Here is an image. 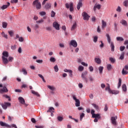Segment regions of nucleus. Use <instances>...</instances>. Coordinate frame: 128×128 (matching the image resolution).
<instances>
[{"label":"nucleus","mask_w":128,"mask_h":128,"mask_svg":"<svg viewBox=\"0 0 128 128\" xmlns=\"http://www.w3.org/2000/svg\"><path fill=\"white\" fill-rule=\"evenodd\" d=\"M2 56H2V60L4 64H6L8 63V60L6 58H8V52L6 51H4L2 52Z\"/></svg>","instance_id":"1"},{"label":"nucleus","mask_w":128,"mask_h":128,"mask_svg":"<svg viewBox=\"0 0 128 128\" xmlns=\"http://www.w3.org/2000/svg\"><path fill=\"white\" fill-rule=\"evenodd\" d=\"M106 36L107 38V40L110 44L111 50L112 52H114V42H111L110 36L108 34H106Z\"/></svg>","instance_id":"2"},{"label":"nucleus","mask_w":128,"mask_h":128,"mask_svg":"<svg viewBox=\"0 0 128 128\" xmlns=\"http://www.w3.org/2000/svg\"><path fill=\"white\" fill-rule=\"evenodd\" d=\"M72 98L75 102V106H76L78 107L80 106V100L76 98V96L75 94L72 95Z\"/></svg>","instance_id":"3"},{"label":"nucleus","mask_w":128,"mask_h":128,"mask_svg":"<svg viewBox=\"0 0 128 128\" xmlns=\"http://www.w3.org/2000/svg\"><path fill=\"white\" fill-rule=\"evenodd\" d=\"M32 6H36V10H40L42 8V4L38 2V0H35L32 3Z\"/></svg>","instance_id":"4"},{"label":"nucleus","mask_w":128,"mask_h":128,"mask_svg":"<svg viewBox=\"0 0 128 128\" xmlns=\"http://www.w3.org/2000/svg\"><path fill=\"white\" fill-rule=\"evenodd\" d=\"M65 6L66 8H70V12H72L74 11V3H72V2H71L70 4L66 3Z\"/></svg>","instance_id":"5"},{"label":"nucleus","mask_w":128,"mask_h":128,"mask_svg":"<svg viewBox=\"0 0 128 128\" xmlns=\"http://www.w3.org/2000/svg\"><path fill=\"white\" fill-rule=\"evenodd\" d=\"M1 106L4 110H6V108H8L9 106H12V104L10 102H4L3 104L2 103L1 104Z\"/></svg>","instance_id":"6"},{"label":"nucleus","mask_w":128,"mask_h":128,"mask_svg":"<svg viewBox=\"0 0 128 128\" xmlns=\"http://www.w3.org/2000/svg\"><path fill=\"white\" fill-rule=\"evenodd\" d=\"M82 16H83L84 20H88V19L90 18L88 14L86 12L82 13Z\"/></svg>","instance_id":"7"},{"label":"nucleus","mask_w":128,"mask_h":128,"mask_svg":"<svg viewBox=\"0 0 128 128\" xmlns=\"http://www.w3.org/2000/svg\"><path fill=\"white\" fill-rule=\"evenodd\" d=\"M69 44L70 46H72L74 48H76L78 46V42L76 40H71Z\"/></svg>","instance_id":"8"},{"label":"nucleus","mask_w":128,"mask_h":128,"mask_svg":"<svg viewBox=\"0 0 128 128\" xmlns=\"http://www.w3.org/2000/svg\"><path fill=\"white\" fill-rule=\"evenodd\" d=\"M116 120H118V116H116L114 117H111V122L114 126H116Z\"/></svg>","instance_id":"9"},{"label":"nucleus","mask_w":128,"mask_h":128,"mask_svg":"<svg viewBox=\"0 0 128 128\" xmlns=\"http://www.w3.org/2000/svg\"><path fill=\"white\" fill-rule=\"evenodd\" d=\"M60 24H58L56 22H53V27H54L55 30H60Z\"/></svg>","instance_id":"10"},{"label":"nucleus","mask_w":128,"mask_h":128,"mask_svg":"<svg viewBox=\"0 0 128 128\" xmlns=\"http://www.w3.org/2000/svg\"><path fill=\"white\" fill-rule=\"evenodd\" d=\"M8 92V90L6 88V86H2V89H0V94H3V92Z\"/></svg>","instance_id":"11"},{"label":"nucleus","mask_w":128,"mask_h":128,"mask_svg":"<svg viewBox=\"0 0 128 128\" xmlns=\"http://www.w3.org/2000/svg\"><path fill=\"white\" fill-rule=\"evenodd\" d=\"M0 126H6V128H10V126L8 125V124L2 122V121H0Z\"/></svg>","instance_id":"12"},{"label":"nucleus","mask_w":128,"mask_h":128,"mask_svg":"<svg viewBox=\"0 0 128 128\" xmlns=\"http://www.w3.org/2000/svg\"><path fill=\"white\" fill-rule=\"evenodd\" d=\"M82 6V0H79V2L77 5V9L78 10H80Z\"/></svg>","instance_id":"13"},{"label":"nucleus","mask_w":128,"mask_h":128,"mask_svg":"<svg viewBox=\"0 0 128 128\" xmlns=\"http://www.w3.org/2000/svg\"><path fill=\"white\" fill-rule=\"evenodd\" d=\"M18 100L20 104H26V101L24 100V99L22 97H19L18 98Z\"/></svg>","instance_id":"14"},{"label":"nucleus","mask_w":128,"mask_h":128,"mask_svg":"<svg viewBox=\"0 0 128 128\" xmlns=\"http://www.w3.org/2000/svg\"><path fill=\"white\" fill-rule=\"evenodd\" d=\"M102 30H104V28L106 27V21L102 20Z\"/></svg>","instance_id":"15"},{"label":"nucleus","mask_w":128,"mask_h":128,"mask_svg":"<svg viewBox=\"0 0 128 128\" xmlns=\"http://www.w3.org/2000/svg\"><path fill=\"white\" fill-rule=\"evenodd\" d=\"M44 8L46 10H50L52 8V4L50 3H47L45 4Z\"/></svg>","instance_id":"16"},{"label":"nucleus","mask_w":128,"mask_h":128,"mask_svg":"<svg viewBox=\"0 0 128 128\" xmlns=\"http://www.w3.org/2000/svg\"><path fill=\"white\" fill-rule=\"evenodd\" d=\"M94 62L98 64H102V60H100V58H95Z\"/></svg>","instance_id":"17"},{"label":"nucleus","mask_w":128,"mask_h":128,"mask_svg":"<svg viewBox=\"0 0 128 128\" xmlns=\"http://www.w3.org/2000/svg\"><path fill=\"white\" fill-rule=\"evenodd\" d=\"M10 4V2H7V4L6 5H3L2 6H1L0 8L2 10H6V8H8V6Z\"/></svg>","instance_id":"18"},{"label":"nucleus","mask_w":128,"mask_h":128,"mask_svg":"<svg viewBox=\"0 0 128 128\" xmlns=\"http://www.w3.org/2000/svg\"><path fill=\"white\" fill-rule=\"evenodd\" d=\"M120 24H122V26H128V22L124 20H122L120 22Z\"/></svg>","instance_id":"19"},{"label":"nucleus","mask_w":128,"mask_h":128,"mask_svg":"<svg viewBox=\"0 0 128 128\" xmlns=\"http://www.w3.org/2000/svg\"><path fill=\"white\" fill-rule=\"evenodd\" d=\"M88 76V71H85L83 72L82 74V78L84 80H86V76Z\"/></svg>","instance_id":"20"},{"label":"nucleus","mask_w":128,"mask_h":128,"mask_svg":"<svg viewBox=\"0 0 128 128\" xmlns=\"http://www.w3.org/2000/svg\"><path fill=\"white\" fill-rule=\"evenodd\" d=\"M47 87L48 88H49V90H50L52 92H54V90H56V87H54V86L48 85Z\"/></svg>","instance_id":"21"},{"label":"nucleus","mask_w":128,"mask_h":128,"mask_svg":"<svg viewBox=\"0 0 128 128\" xmlns=\"http://www.w3.org/2000/svg\"><path fill=\"white\" fill-rule=\"evenodd\" d=\"M96 8L98 10H100V4H96L94 6V12H96Z\"/></svg>","instance_id":"22"},{"label":"nucleus","mask_w":128,"mask_h":128,"mask_svg":"<svg viewBox=\"0 0 128 128\" xmlns=\"http://www.w3.org/2000/svg\"><path fill=\"white\" fill-rule=\"evenodd\" d=\"M110 94H120V91L116 90H111Z\"/></svg>","instance_id":"23"},{"label":"nucleus","mask_w":128,"mask_h":128,"mask_svg":"<svg viewBox=\"0 0 128 128\" xmlns=\"http://www.w3.org/2000/svg\"><path fill=\"white\" fill-rule=\"evenodd\" d=\"M93 118H100V114H94L92 116Z\"/></svg>","instance_id":"24"},{"label":"nucleus","mask_w":128,"mask_h":128,"mask_svg":"<svg viewBox=\"0 0 128 128\" xmlns=\"http://www.w3.org/2000/svg\"><path fill=\"white\" fill-rule=\"evenodd\" d=\"M47 112H54V107H50Z\"/></svg>","instance_id":"25"},{"label":"nucleus","mask_w":128,"mask_h":128,"mask_svg":"<svg viewBox=\"0 0 128 128\" xmlns=\"http://www.w3.org/2000/svg\"><path fill=\"white\" fill-rule=\"evenodd\" d=\"M76 22H75L72 26L71 30H74L76 28Z\"/></svg>","instance_id":"26"},{"label":"nucleus","mask_w":128,"mask_h":128,"mask_svg":"<svg viewBox=\"0 0 128 128\" xmlns=\"http://www.w3.org/2000/svg\"><path fill=\"white\" fill-rule=\"evenodd\" d=\"M92 106L95 109H96V110H100V108L98 107V106L96 105V104H92Z\"/></svg>","instance_id":"27"},{"label":"nucleus","mask_w":128,"mask_h":128,"mask_svg":"<svg viewBox=\"0 0 128 128\" xmlns=\"http://www.w3.org/2000/svg\"><path fill=\"white\" fill-rule=\"evenodd\" d=\"M32 93L33 94H34L35 96H40V95L38 94V92H36L34 90H32Z\"/></svg>","instance_id":"28"},{"label":"nucleus","mask_w":128,"mask_h":128,"mask_svg":"<svg viewBox=\"0 0 128 128\" xmlns=\"http://www.w3.org/2000/svg\"><path fill=\"white\" fill-rule=\"evenodd\" d=\"M22 72L24 74L25 76H26V74H28V72H26V70L24 68H22Z\"/></svg>","instance_id":"29"},{"label":"nucleus","mask_w":128,"mask_h":128,"mask_svg":"<svg viewBox=\"0 0 128 128\" xmlns=\"http://www.w3.org/2000/svg\"><path fill=\"white\" fill-rule=\"evenodd\" d=\"M124 38H122V37H116V40H118V42H124Z\"/></svg>","instance_id":"30"},{"label":"nucleus","mask_w":128,"mask_h":128,"mask_svg":"<svg viewBox=\"0 0 128 128\" xmlns=\"http://www.w3.org/2000/svg\"><path fill=\"white\" fill-rule=\"evenodd\" d=\"M123 5L126 8L128 6V0H126L123 2Z\"/></svg>","instance_id":"31"},{"label":"nucleus","mask_w":128,"mask_h":128,"mask_svg":"<svg viewBox=\"0 0 128 128\" xmlns=\"http://www.w3.org/2000/svg\"><path fill=\"white\" fill-rule=\"evenodd\" d=\"M112 68V66L110 64H107V70H111Z\"/></svg>","instance_id":"32"},{"label":"nucleus","mask_w":128,"mask_h":128,"mask_svg":"<svg viewBox=\"0 0 128 128\" xmlns=\"http://www.w3.org/2000/svg\"><path fill=\"white\" fill-rule=\"evenodd\" d=\"M124 52H122L120 57V60H124Z\"/></svg>","instance_id":"33"},{"label":"nucleus","mask_w":128,"mask_h":128,"mask_svg":"<svg viewBox=\"0 0 128 128\" xmlns=\"http://www.w3.org/2000/svg\"><path fill=\"white\" fill-rule=\"evenodd\" d=\"M128 72L127 70H124V68H123L122 70V74L126 76V74H128Z\"/></svg>","instance_id":"34"},{"label":"nucleus","mask_w":128,"mask_h":128,"mask_svg":"<svg viewBox=\"0 0 128 128\" xmlns=\"http://www.w3.org/2000/svg\"><path fill=\"white\" fill-rule=\"evenodd\" d=\"M2 28H6V27L8 26V23L6 22H2Z\"/></svg>","instance_id":"35"},{"label":"nucleus","mask_w":128,"mask_h":128,"mask_svg":"<svg viewBox=\"0 0 128 128\" xmlns=\"http://www.w3.org/2000/svg\"><path fill=\"white\" fill-rule=\"evenodd\" d=\"M98 70H99V72H100V74H102V70H104V67L102 66H100L98 68Z\"/></svg>","instance_id":"36"},{"label":"nucleus","mask_w":128,"mask_h":128,"mask_svg":"<svg viewBox=\"0 0 128 128\" xmlns=\"http://www.w3.org/2000/svg\"><path fill=\"white\" fill-rule=\"evenodd\" d=\"M2 36L3 38H5L8 39V34H4V32H2Z\"/></svg>","instance_id":"37"},{"label":"nucleus","mask_w":128,"mask_h":128,"mask_svg":"<svg viewBox=\"0 0 128 128\" xmlns=\"http://www.w3.org/2000/svg\"><path fill=\"white\" fill-rule=\"evenodd\" d=\"M50 62H54L56 60V58H54V57H51L50 59Z\"/></svg>","instance_id":"38"},{"label":"nucleus","mask_w":128,"mask_h":128,"mask_svg":"<svg viewBox=\"0 0 128 128\" xmlns=\"http://www.w3.org/2000/svg\"><path fill=\"white\" fill-rule=\"evenodd\" d=\"M84 113H82L80 114V122H82V118H84Z\"/></svg>","instance_id":"39"},{"label":"nucleus","mask_w":128,"mask_h":128,"mask_svg":"<svg viewBox=\"0 0 128 128\" xmlns=\"http://www.w3.org/2000/svg\"><path fill=\"white\" fill-rule=\"evenodd\" d=\"M122 88L123 92H126V86L125 84H123L122 86Z\"/></svg>","instance_id":"40"},{"label":"nucleus","mask_w":128,"mask_h":128,"mask_svg":"<svg viewBox=\"0 0 128 128\" xmlns=\"http://www.w3.org/2000/svg\"><path fill=\"white\" fill-rule=\"evenodd\" d=\"M78 70L80 72H82V70H84V66H79L78 68Z\"/></svg>","instance_id":"41"},{"label":"nucleus","mask_w":128,"mask_h":128,"mask_svg":"<svg viewBox=\"0 0 128 128\" xmlns=\"http://www.w3.org/2000/svg\"><path fill=\"white\" fill-rule=\"evenodd\" d=\"M56 16V12H54V10L51 12V18H54Z\"/></svg>","instance_id":"42"},{"label":"nucleus","mask_w":128,"mask_h":128,"mask_svg":"<svg viewBox=\"0 0 128 128\" xmlns=\"http://www.w3.org/2000/svg\"><path fill=\"white\" fill-rule=\"evenodd\" d=\"M54 70L56 72H58V65H56L54 66Z\"/></svg>","instance_id":"43"},{"label":"nucleus","mask_w":128,"mask_h":128,"mask_svg":"<svg viewBox=\"0 0 128 128\" xmlns=\"http://www.w3.org/2000/svg\"><path fill=\"white\" fill-rule=\"evenodd\" d=\"M106 90H108V93L110 94L111 92L110 88V85H108V86L106 88Z\"/></svg>","instance_id":"44"},{"label":"nucleus","mask_w":128,"mask_h":128,"mask_svg":"<svg viewBox=\"0 0 128 128\" xmlns=\"http://www.w3.org/2000/svg\"><path fill=\"white\" fill-rule=\"evenodd\" d=\"M58 120H59V122H62V120H64V118H62L60 116H58Z\"/></svg>","instance_id":"45"},{"label":"nucleus","mask_w":128,"mask_h":128,"mask_svg":"<svg viewBox=\"0 0 128 128\" xmlns=\"http://www.w3.org/2000/svg\"><path fill=\"white\" fill-rule=\"evenodd\" d=\"M43 62L42 60H36V62H38V64H42Z\"/></svg>","instance_id":"46"},{"label":"nucleus","mask_w":128,"mask_h":128,"mask_svg":"<svg viewBox=\"0 0 128 128\" xmlns=\"http://www.w3.org/2000/svg\"><path fill=\"white\" fill-rule=\"evenodd\" d=\"M18 0H12L11 4H18Z\"/></svg>","instance_id":"47"},{"label":"nucleus","mask_w":128,"mask_h":128,"mask_svg":"<svg viewBox=\"0 0 128 128\" xmlns=\"http://www.w3.org/2000/svg\"><path fill=\"white\" fill-rule=\"evenodd\" d=\"M116 10L118 12H122V8H120V6H118Z\"/></svg>","instance_id":"48"},{"label":"nucleus","mask_w":128,"mask_h":128,"mask_svg":"<svg viewBox=\"0 0 128 128\" xmlns=\"http://www.w3.org/2000/svg\"><path fill=\"white\" fill-rule=\"evenodd\" d=\"M11 49L12 50H16V46L14 45L11 46Z\"/></svg>","instance_id":"49"},{"label":"nucleus","mask_w":128,"mask_h":128,"mask_svg":"<svg viewBox=\"0 0 128 128\" xmlns=\"http://www.w3.org/2000/svg\"><path fill=\"white\" fill-rule=\"evenodd\" d=\"M125 48H126V47L124 46H120V52H124V50Z\"/></svg>","instance_id":"50"},{"label":"nucleus","mask_w":128,"mask_h":128,"mask_svg":"<svg viewBox=\"0 0 128 128\" xmlns=\"http://www.w3.org/2000/svg\"><path fill=\"white\" fill-rule=\"evenodd\" d=\"M108 104H105L104 108V112H108Z\"/></svg>","instance_id":"51"},{"label":"nucleus","mask_w":128,"mask_h":128,"mask_svg":"<svg viewBox=\"0 0 128 128\" xmlns=\"http://www.w3.org/2000/svg\"><path fill=\"white\" fill-rule=\"evenodd\" d=\"M110 60L112 63L115 62H116V60H114V58H110Z\"/></svg>","instance_id":"52"},{"label":"nucleus","mask_w":128,"mask_h":128,"mask_svg":"<svg viewBox=\"0 0 128 128\" xmlns=\"http://www.w3.org/2000/svg\"><path fill=\"white\" fill-rule=\"evenodd\" d=\"M43 22H44V20L42 19H41L36 22V24H42Z\"/></svg>","instance_id":"53"},{"label":"nucleus","mask_w":128,"mask_h":128,"mask_svg":"<svg viewBox=\"0 0 128 128\" xmlns=\"http://www.w3.org/2000/svg\"><path fill=\"white\" fill-rule=\"evenodd\" d=\"M94 42H98V36H95L94 37Z\"/></svg>","instance_id":"54"},{"label":"nucleus","mask_w":128,"mask_h":128,"mask_svg":"<svg viewBox=\"0 0 128 128\" xmlns=\"http://www.w3.org/2000/svg\"><path fill=\"white\" fill-rule=\"evenodd\" d=\"M64 72H72V70H68V69H64Z\"/></svg>","instance_id":"55"},{"label":"nucleus","mask_w":128,"mask_h":128,"mask_svg":"<svg viewBox=\"0 0 128 128\" xmlns=\"http://www.w3.org/2000/svg\"><path fill=\"white\" fill-rule=\"evenodd\" d=\"M38 76L40 78H42V80H44V76L40 74H38Z\"/></svg>","instance_id":"56"},{"label":"nucleus","mask_w":128,"mask_h":128,"mask_svg":"<svg viewBox=\"0 0 128 128\" xmlns=\"http://www.w3.org/2000/svg\"><path fill=\"white\" fill-rule=\"evenodd\" d=\"M124 44H127L126 48L128 50V40H126L124 41Z\"/></svg>","instance_id":"57"},{"label":"nucleus","mask_w":128,"mask_h":128,"mask_svg":"<svg viewBox=\"0 0 128 128\" xmlns=\"http://www.w3.org/2000/svg\"><path fill=\"white\" fill-rule=\"evenodd\" d=\"M120 86H122V80H119V82L118 83V88H120Z\"/></svg>","instance_id":"58"},{"label":"nucleus","mask_w":128,"mask_h":128,"mask_svg":"<svg viewBox=\"0 0 128 128\" xmlns=\"http://www.w3.org/2000/svg\"><path fill=\"white\" fill-rule=\"evenodd\" d=\"M8 32L10 36H14V32H12V31H8Z\"/></svg>","instance_id":"59"},{"label":"nucleus","mask_w":128,"mask_h":128,"mask_svg":"<svg viewBox=\"0 0 128 128\" xmlns=\"http://www.w3.org/2000/svg\"><path fill=\"white\" fill-rule=\"evenodd\" d=\"M40 16H46V12H40Z\"/></svg>","instance_id":"60"},{"label":"nucleus","mask_w":128,"mask_h":128,"mask_svg":"<svg viewBox=\"0 0 128 128\" xmlns=\"http://www.w3.org/2000/svg\"><path fill=\"white\" fill-rule=\"evenodd\" d=\"M88 68L90 72H94V67H92V66H90Z\"/></svg>","instance_id":"61"},{"label":"nucleus","mask_w":128,"mask_h":128,"mask_svg":"<svg viewBox=\"0 0 128 128\" xmlns=\"http://www.w3.org/2000/svg\"><path fill=\"white\" fill-rule=\"evenodd\" d=\"M24 38H22V37L19 38V39H18L19 42H24Z\"/></svg>","instance_id":"62"},{"label":"nucleus","mask_w":128,"mask_h":128,"mask_svg":"<svg viewBox=\"0 0 128 128\" xmlns=\"http://www.w3.org/2000/svg\"><path fill=\"white\" fill-rule=\"evenodd\" d=\"M31 121L32 122H33V124H36V119H34V118H32L31 119Z\"/></svg>","instance_id":"63"},{"label":"nucleus","mask_w":128,"mask_h":128,"mask_svg":"<svg viewBox=\"0 0 128 128\" xmlns=\"http://www.w3.org/2000/svg\"><path fill=\"white\" fill-rule=\"evenodd\" d=\"M35 128H44V126H35Z\"/></svg>","instance_id":"64"}]
</instances>
